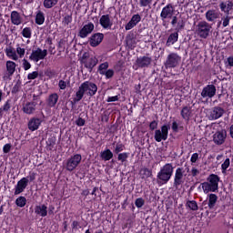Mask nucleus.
Wrapping results in <instances>:
<instances>
[{
    "label": "nucleus",
    "instance_id": "11",
    "mask_svg": "<svg viewBox=\"0 0 233 233\" xmlns=\"http://www.w3.org/2000/svg\"><path fill=\"white\" fill-rule=\"evenodd\" d=\"M135 65L137 66L136 70L148 68L152 65V56H140L137 57Z\"/></svg>",
    "mask_w": 233,
    "mask_h": 233
},
{
    "label": "nucleus",
    "instance_id": "55",
    "mask_svg": "<svg viewBox=\"0 0 233 233\" xmlns=\"http://www.w3.org/2000/svg\"><path fill=\"white\" fill-rule=\"evenodd\" d=\"M39 76L38 71H33L31 73H28L27 75V80H35Z\"/></svg>",
    "mask_w": 233,
    "mask_h": 233
},
{
    "label": "nucleus",
    "instance_id": "3",
    "mask_svg": "<svg viewBox=\"0 0 233 233\" xmlns=\"http://www.w3.org/2000/svg\"><path fill=\"white\" fill-rule=\"evenodd\" d=\"M220 181V177L218 175L211 173L207 177V181H204L200 184L203 192L205 194H208L210 192H218V182Z\"/></svg>",
    "mask_w": 233,
    "mask_h": 233
},
{
    "label": "nucleus",
    "instance_id": "17",
    "mask_svg": "<svg viewBox=\"0 0 233 233\" xmlns=\"http://www.w3.org/2000/svg\"><path fill=\"white\" fill-rule=\"evenodd\" d=\"M217 92L216 86L213 84H208L203 87L201 91L202 98H212L215 96Z\"/></svg>",
    "mask_w": 233,
    "mask_h": 233
},
{
    "label": "nucleus",
    "instance_id": "54",
    "mask_svg": "<svg viewBox=\"0 0 233 233\" xmlns=\"http://www.w3.org/2000/svg\"><path fill=\"white\" fill-rule=\"evenodd\" d=\"M152 2H154V0H139V6L150 7V5H152Z\"/></svg>",
    "mask_w": 233,
    "mask_h": 233
},
{
    "label": "nucleus",
    "instance_id": "6",
    "mask_svg": "<svg viewBox=\"0 0 233 233\" xmlns=\"http://www.w3.org/2000/svg\"><path fill=\"white\" fill-rule=\"evenodd\" d=\"M170 129L169 124H164L161 126L160 129L155 130L154 139L160 143L162 141H167L168 139V130Z\"/></svg>",
    "mask_w": 233,
    "mask_h": 233
},
{
    "label": "nucleus",
    "instance_id": "13",
    "mask_svg": "<svg viewBox=\"0 0 233 233\" xmlns=\"http://www.w3.org/2000/svg\"><path fill=\"white\" fill-rule=\"evenodd\" d=\"M29 179L25 177H23L21 179H19L16 183V186H15V195L18 196L22 194L26 187H28Z\"/></svg>",
    "mask_w": 233,
    "mask_h": 233
},
{
    "label": "nucleus",
    "instance_id": "19",
    "mask_svg": "<svg viewBox=\"0 0 233 233\" xmlns=\"http://www.w3.org/2000/svg\"><path fill=\"white\" fill-rule=\"evenodd\" d=\"M141 21V15L139 14L133 15L129 22L125 25L126 31H130L135 28Z\"/></svg>",
    "mask_w": 233,
    "mask_h": 233
},
{
    "label": "nucleus",
    "instance_id": "14",
    "mask_svg": "<svg viewBox=\"0 0 233 233\" xmlns=\"http://www.w3.org/2000/svg\"><path fill=\"white\" fill-rule=\"evenodd\" d=\"M99 25L105 30H111L114 25V21L111 19V15L109 14H106L101 15Z\"/></svg>",
    "mask_w": 233,
    "mask_h": 233
},
{
    "label": "nucleus",
    "instance_id": "5",
    "mask_svg": "<svg viewBox=\"0 0 233 233\" xmlns=\"http://www.w3.org/2000/svg\"><path fill=\"white\" fill-rule=\"evenodd\" d=\"M212 33V25L207 21H200L196 27V34L201 39H207Z\"/></svg>",
    "mask_w": 233,
    "mask_h": 233
},
{
    "label": "nucleus",
    "instance_id": "51",
    "mask_svg": "<svg viewBox=\"0 0 233 233\" xmlns=\"http://www.w3.org/2000/svg\"><path fill=\"white\" fill-rule=\"evenodd\" d=\"M3 112H8L11 109V99H7L5 104L0 107Z\"/></svg>",
    "mask_w": 233,
    "mask_h": 233
},
{
    "label": "nucleus",
    "instance_id": "52",
    "mask_svg": "<svg viewBox=\"0 0 233 233\" xmlns=\"http://www.w3.org/2000/svg\"><path fill=\"white\" fill-rule=\"evenodd\" d=\"M22 66L25 71H28L32 68L31 63L26 58L22 60Z\"/></svg>",
    "mask_w": 233,
    "mask_h": 233
},
{
    "label": "nucleus",
    "instance_id": "38",
    "mask_svg": "<svg viewBox=\"0 0 233 233\" xmlns=\"http://www.w3.org/2000/svg\"><path fill=\"white\" fill-rule=\"evenodd\" d=\"M26 203H27V198L25 197H18L15 199V205L18 208H25L26 206Z\"/></svg>",
    "mask_w": 233,
    "mask_h": 233
},
{
    "label": "nucleus",
    "instance_id": "35",
    "mask_svg": "<svg viewBox=\"0 0 233 233\" xmlns=\"http://www.w3.org/2000/svg\"><path fill=\"white\" fill-rule=\"evenodd\" d=\"M141 179H148V177H152V169L148 167H142L139 171Z\"/></svg>",
    "mask_w": 233,
    "mask_h": 233
},
{
    "label": "nucleus",
    "instance_id": "22",
    "mask_svg": "<svg viewBox=\"0 0 233 233\" xmlns=\"http://www.w3.org/2000/svg\"><path fill=\"white\" fill-rule=\"evenodd\" d=\"M225 114V110L223 107L216 106L212 108L210 112L211 120H218Z\"/></svg>",
    "mask_w": 233,
    "mask_h": 233
},
{
    "label": "nucleus",
    "instance_id": "64",
    "mask_svg": "<svg viewBox=\"0 0 233 233\" xmlns=\"http://www.w3.org/2000/svg\"><path fill=\"white\" fill-rule=\"evenodd\" d=\"M149 129L151 131H154V130L157 129V120H153V121L150 122Z\"/></svg>",
    "mask_w": 233,
    "mask_h": 233
},
{
    "label": "nucleus",
    "instance_id": "15",
    "mask_svg": "<svg viewBox=\"0 0 233 233\" xmlns=\"http://www.w3.org/2000/svg\"><path fill=\"white\" fill-rule=\"evenodd\" d=\"M227 138V131L225 129L218 130L213 134V142L217 146H221Z\"/></svg>",
    "mask_w": 233,
    "mask_h": 233
},
{
    "label": "nucleus",
    "instance_id": "46",
    "mask_svg": "<svg viewBox=\"0 0 233 233\" xmlns=\"http://www.w3.org/2000/svg\"><path fill=\"white\" fill-rule=\"evenodd\" d=\"M58 73L56 69L48 68L46 71V76H47L49 79L56 78L57 76Z\"/></svg>",
    "mask_w": 233,
    "mask_h": 233
},
{
    "label": "nucleus",
    "instance_id": "7",
    "mask_svg": "<svg viewBox=\"0 0 233 233\" xmlns=\"http://www.w3.org/2000/svg\"><path fill=\"white\" fill-rule=\"evenodd\" d=\"M181 63V57L178 56L177 53H170L167 56L166 61L164 62V66L166 69H172L176 68Z\"/></svg>",
    "mask_w": 233,
    "mask_h": 233
},
{
    "label": "nucleus",
    "instance_id": "61",
    "mask_svg": "<svg viewBox=\"0 0 233 233\" xmlns=\"http://www.w3.org/2000/svg\"><path fill=\"white\" fill-rule=\"evenodd\" d=\"M133 225H134V222H133L132 218H127L126 224H124V226H123V228L124 229L132 228Z\"/></svg>",
    "mask_w": 233,
    "mask_h": 233
},
{
    "label": "nucleus",
    "instance_id": "41",
    "mask_svg": "<svg viewBox=\"0 0 233 233\" xmlns=\"http://www.w3.org/2000/svg\"><path fill=\"white\" fill-rule=\"evenodd\" d=\"M22 36L26 39H31L32 38V28L28 27V26L23 28Z\"/></svg>",
    "mask_w": 233,
    "mask_h": 233
},
{
    "label": "nucleus",
    "instance_id": "44",
    "mask_svg": "<svg viewBox=\"0 0 233 233\" xmlns=\"http://www.w3.org/2000/svg\"><path fill=\"white\" fill-rule=\"evenodd\" d=\"M186 207L193 211H198V202H196V200H187Z\"/></svg>",
    "mask_w": 233,
    "mask_h": 233
},
{
    "label": "nucleus",
    "instance_id": "60",
    "mask_svg": "<svg viewBox=\"0 0 233 233\" xmlns=\"http://www.w3.org/2000/svg\"><path fill=\"white\" fill-rule=\"evenodd\" d=\"M58 87L60 90H66L67 87V83L66 81L60 79L58 82Z\"/></svg>",
    "mask_w": 233,
    "mask_h": 233
},
{
    "label": "nucleus",
    "instance_id": "34",
    "mask_svg": "<svg viewBox=\"0 0 233 233\" xmlns=\"http://www.w3.org/2000/svg\"><path fill=\"white\" fill-rule=\"evenodd\" d=\"M100 157L104 161H110L114 157V153L110 148H106L100 153Z\"/></svg>",
    "mask_w": 233,
    "mask_h": 233
},
{
    "label": "nucleus",
    "instance_id": "40",
    "mask_svg": "<svg viewBox=\"0 0 233 233\" xmlns=\"http://www.w3.org/2000/svg\"><path fill=\"white\" fill-rule=\"evenodd\" d=\"M187 25V22L183 19L178 20V22H177V26L175 28V32L179 33L183 30H185V25Z\"/></svg>",
    "mask_w": 233,
    "mask_h": 233
},
{
    "label": "nucleus",
    "instance_id": "20",
    "mask_svg": "<svg viewBox=\"0 0 233 233\" xmlns=\"http://www.w3.org/2000/svg\"><path fill=\"white\" fill-rule=\"evenodd\" d=\"M10 20H11L12 25H16V26H19L24 23L23 16L16 10H14L11 12Z\"/></svg>",
    "mask_w": 233,
    "mask_h": 233
},
{
    "label": "nucleus",
    "instance_id": "49",
    "mask_svg": "<svg viewBox=\"0 0 233 233\" xmlns=\"http://www.w3.org/2000/svg\"><path fill=\"white\" fill-rule=\"evenodd\" d=\"M102 76H106V79H112L115 76V70L112 68L107 69Z\"/></svg>",
    "mask_w": 233,
    "mask_h": 233
},
{
    "label": "nucleus",
    "instance_id": "10",
    "mask_svg": "<svg viewBox=\"0 0 233 233\" xmlns=\"http://www.w3.org/2000/svg\"><path fill=\"white\" fill-rule=\"evenodd\" d=\"M48 55L47 49H42L37 47L35 50H33L29 56V60L38 63L40 60L46 59Z\"/></svg>",
    "mask_w": 233,
    "mask_h": 233
},
{
    "label": "nucleus",
    "instance_id": "50",
    "mask_svg": "<svg viewBox=\"0 0 233 233\" xmlns=\"http://www.w3.org/2000/svg\"><path fill=\"white\" fill-rule=\"evenodd\" d=\"M72 22H73V14L65 15L62 21V23L65 25H69Z\"/></svg>",
    "mask_w": 233,
    "mask_h": 233
},
{
    "label": "nucleus",
    "instance_id": "29",
    "mask_svg": "<svg viewBox=\"0 0 233 233\" xmlns=\"http://www.w3.org/2000/svg\"><path fill=\"white\" fill-rule=\"evenodd\" d=\"M179 39V33L178 32H174L171 33L168 37L167 40L166 42V46L167 47H170L171 46H174L176 43H177V40Z\"/></svg>",
    "mask_w": 233,
    "mask_h": 233
},
{
    "label": "nucleus",
    "instance_id": "39",
    "mask_svg": "<svg viewBox=\"0 0 233 233\" xmlns=\"http://www.w3.org/2000/svg\"><path fill=\"white\" fill-rule=\"evenodd\" d=\"M109 68V63L108 62H104V63H101L99 66H98V68H97V72L99 73V75H104L106 71H107Z\"/></svg>",
    "mask_w": 233,
    "mask_h": 233
},
{
    "label": "nucleus",
    "instance_id": "48",
    "mask_svg": "<svg viewBox=\"0 0 233 233\" xmlns=\"http://www.w3.org/2000/svg\"><path fill=\"white\" fill-rule=\"evenodd\" d=\"M229 166H230V159L227 157L221 165V171L223 174H226L227 169L229 167Z\"/></svg>",
    "mask_w": 233,
    "mask_h": 233
},
{
    "label": "nucleus",
    "instance_id": "24",
    "mask_svg": "<svg viewBox=\"0 0 233 233\" xmlns=\"http://www.w3.org/2000/svg\"><path fill=\"white\" fill-rule=\"evenodd\" d=\"M180 116L183 120L189 122L190 118H192V107L188 106H183L180 110Z\"/></svg>",
    "mask_w": 233,
    "mask_h": 233
},
{
    "label": "nucleus",
    "instance_id": "62",
    "mask_svg": "<svg viewBox=\"0 0 233 233\" xmlns=\"http://www.w3.org/2000/svg\"><path fill=\"white\" fill-rule=\"evenodd\" d=\"M28 181L34 182L36 179V173L35 172H29V175L25 177Z\"/></svg>",
    "mask_w": 233,
    "mask_h": 233
},
{
    "label": "nucleus",
    "instance_id": "25",
    "mask_svg": "<svg viewBox=\"0 0 233 233\" xmlns=\"http://www.w3.org/2000/svg\"><path fill=\"white\" fill-rule=\"evenodd\" d=\"M98 59L96 57H90L86 60H84V66L89 70V72H92L94 68L97 66Z\"/></svg>",
    "mask_w": 233,
    "mask_h": 233
},
{
    "label": "nucleus",
    "instance_id": "4",
    "mask_svg": "<svg viewBox=\"0 0 233 233\" xmlns=\"http://www.w3.org/2000/svg\"><path fill=\"white\" fill-rule=\"evenodd\" d=\"M175 13L176 8L172 4H167L162 8V11L160 12V18L162 21V25L165 28H168V22L167 20H171Z\"/></svg>",
    "mask_w": 233,
    "mask_h": 233
},
{
    "label": "nucleus",
    "instance_id": "33",
    "mask_svg": "<svg viewBox=\"0 0 233 233\" xmlns=\"http://www.w3.org/2000/svg\"><path fill=\"white\" fill-rule=\"evenodd\" d=\"M46 22V15L45 13L41 10L36 12L35 23L37 25H43Z\"/></svg>",
    "mask_w": 233,
    "mask_h": 233
},
{
    "label": "nucleus",
    "instance_id": "28",
    "mask_svg": "<svg viewBox=\"0 0 233 233\" xmlns=\"http://www.w3.org/2000/svg\"><path fill=\"white\" fill-rule=\"evenodd\" d=\"M35 214L40 216L42 218H46L48 216V208L46 204H42L41 206L35 207Z\"/></svg>",
    "mask_w": 233,
    "mask_h": 233
},
{
    "label": "nucleus",
    "instance_id": "18",
    "mask_svg": "<svg viewBox=\"0 0 233 233\" xmlns=\"http://www.w3.org/2000/svg\"><path fill=\"white\" fill-rule=\"evenodd\" d=\"M104 39L105 35L103 33H95L89 37V45L92 47H97Z\"/></svg>",
    "mask_w": 233,
    "mask_h": 233
},
{
    "label": "nucleus",
    "instance_id": "27",
    "mask_svg": "<svg viewBox=\"0 0 233 233\" xmlns=\"http://www.w3.org/2000/svg\"><path fill=\"white\" fill-rule=\"evenodd\" d=\"M59 101V95L57 93H52L48 96L46 99V105L50 107H56Z\"/></svg>",
    "mask_w": 233,
    "mask_h": 233
},
{
    "label": "nucleus",
    "instance_id": "53",
    "mask_svg": "<svg viewBox=\"0 0 233 233\" xmlns=\"http://www.w3.org/2000/svg\"><path fill=\"white\" fill-rule=\"evenodd\" d=\"M16 54L18 55L19 58H23L25 55V48L21 47L20 45H17Z\"/></svg>",
    "mask_w": 233,
    "mask_h": 233
},
{
    "label": "nucleus",
    "instance_id": "2",
    "mask_svg": "<svg viewBox=\"0 0 233 233\" xmlns=\"http://www.w3.org/2000/svg\"><path fill=\"white\" fill-rule=\"evenodd\" d=\"M173 175L174 166H172V163H166L157 172V184L159 187L168 184Z\"/></svg>",
    "mask_w": 233,
    "mask_h": 233
},
{
    "label": "nucleus",
    "instance_id": "23",
    "mask_svg": "<svg viewBox=\"0 0 233 233\" xmlns=\"http://www.w3.org/2000/svg\"><path fill=\"white\" fill-rule=\"evenodd\" d=\"M208 201L204 200L202 202V205L203 206L208 205V208L209 210L214 209V208L216 206V203L218 201V197L215 195V193H209V195H208Z\"/></svg>",
    "mask_w": 233,
    "mask_h": 233
},
{
    "label": "nucleus",
    "instance_id": "30",
    "mask_svg": "<svg viewBox=\"0 0 233 233\" xmlns=\"http://www.w3.org/2000/svg\"><path fill=\"white\" fill-rule=\"evenodd\" d=\"M219 8L221 12H224L227 15H228L229 12L233 9V2L230 0L227 1V4L221 2L219 5Z\"/></svg>",
    "mask_w": 233,
    "mask_h": 233
},
{
    "label": "nucleus",
    "instance_id": "31",
    "mask_svg": "<svg viewBox=\"0 0 233 233\" xmlns=\"http://www.w3.org/2000/svg\"><path fill=\"white\" fill-rule=\"evenodd\" d=\"M5 55L8 58H10L14 61H18V59H19V56H18L15 49L12 46L5 48Z\"/></svg>",
    "mask_w": 233,
    "mask_h": 233
},
{
    "label": "nucleus",
    "instance_id": "37",
    "mask_svg": "<svg viewBox=\"0 0 233 233\" xmlns=\"http://www.w3.org/2000/svg\"><path fill=\"white\" fill-rule=\"evenodd\" d=\"M56 145V138L55 137H48L46 141V150L53 151Z\"/></svg>",
    "mask_w": 233,
    "mask_h": 233
},
{
    "label": "nucleus",
    "instance_id": "9",
    "mask_svg": "<svg viewBox=\"0 0 233 233\" xmlns=\"http://www.w3.org/2000/svg\"><path fill=\"white\" fill-rule=\"evenodd\" d=\"M185 170L183 167H177L174 176L173 187L177 189L181 185L185 183Z\"/></svg>",
    "mask_w": 233,
    "mask_h": 233
},
{
    "label": "nucleus",
    "instance_id": "59",
    "mask_svg": "<svg viewBox=\"0 0 233 233\" xmlns=\"http://www.w3.org/2000/svg\"><path fill=\"white\" fill-rule=\"evenodd\" d=\"M71 227L72 230H78L82 228V227L80 226V222H78V220H73Z\"/></svg>",
    "mask_w": 233,
    "mask_h": 233
},
{
    "label": "nucleus",
    "instance_id": "47",
    "mask_svg": "<svg viewBox=\"0 0 233 233\" xmlns=\"http://www.w3.org/2000/svg\"><path fill=\"white\" fill-rule=\"evenodd\" d=\"M171 129L174 133H178L179 129H183V126H179L177 121L174 120L171 124Z\"/></svg>",
    "mask_w": 233,
    "mask_h": 233
},
{
    "label": "nucleus",
    "instance_id": "45",
    "mask_svg": "<svg viewBox=\"0 0 233 233\" xmlns=\"http://www.w3.org/2000/svg\"><path fill=\"white\" fill-rule=\"evenodd\" d=\"M124 150H126V145L123 144L122 142H117L116 144V147L114 149V153L118 155L119 153L123 152Z\"/></svg>",
    "mask_w": 233,
    "mask_h": 233
},
{
    "label": "nucleus",
    "instance_id": "12",
    "mask_svg": "<svg viewBox=\"0 0 233 233\" xmlns=\"http://www.w3.org/2000/svg\"><path fill=\"white\" fill-rule=\"evenodd\" d=\"M95 31V24L88 22L78 31L77 36L81 39L87 38Z\"/></svg>",
    "mask_w": 233,
    "mask_h": 233
},
{
    "label": "nucleus",
    "instance_id": "57",
    "mask_svg": "<svg viewBox=\"0 0 233 233\" xmlns=\"http://www.w3.org/2000/svg\"><path fill=\"white\" fill-rule=\"evenodd\" d=\"M12 144L11 143H6L3 146V153L4 154H8L12 150Z\"/></svg>",
    "mask_w": 233,
    "mask_h": 233
},
{
    "label": "nucleus",
    "instance_id": "43",
    "mask_svg": "<svg viewBox=\"0 0 233 233\" xmlns=\"http://www.w3.org/2000/svg\"><path fill=\"white\" fill-rule=\"evenodd\" d=\"M129 156H130V153H129V152L118 153V155H117V160L120 161L121 163H125V162L127 161Z\"/></svg>",
    "mask_w": 233,
    "mask_h": 233
},
{
    "label": "nucleus",
    "instance_id": "21",
    "mask_svg": "<svg viewBox=\"0 0 233 233\" xmlns=\"http://www.w3.org/2000/svg\"><path fill=\"white\" fill-rule=\"evenodd\" d=\"M42 122V119L39 117H31L28 121L27 127L30 131L35 132L39 129Z\"/></svg>",
    "mask_w": 233,
    "mask_h": 233
},
{
    "label": "nucleus",
    "instance_id": "42",
    "mask_svg": "<svg viewBox=\"0 0 233 233\" xmlns=\"http://www.w3.org/2000/svg\"><path fill=\"white\" fill-rule=\"evenodd\" d=\"M21 88H22V81L21 80H17L15 82V84L13 86V87L11 89V93L15 95V94L20 92Z\"/></svg>",
    "mask_w": 233,
    "mask_h": 233
},
{
    "label": "nucleus",
    "instance_id": "8",
    "mask_svg": "<svg viewBox=\"0 0 233 233\" xmlns=\"http://www.w3.org/2000/svg\"><path fill=\"white\" fill-rule=\"evenodd\" d=\"M83 157L81 154H75L66 160V169L69 172H73L82 162Z\"/></svg>",
    "mask_w": 233,
    "mask_h": 233
},
{
    "label": "nucleus",
    "instance_id": "26",
    "mask_svg": "<svg viewBox=\"0 0 233 233\" xmlns=\"http://www.w3.org/2000/svg\"><path fill=\"white\" fill-rule=\"evenodd\" d=\"M16 63L12 61V60H8L6 61L5 64V68H6V76L7 77H11L15 75V71H16Z\"/></svg>",
    "mask_w": 233,
    "mask_h": 233
},
{
    "label": "nucleus",
    "instance_id": "1",
    "mask_svg": "<svg viewBox=\"0 0 233 233\" xmlns=\"http://www.w3.org/2000/svg\"><path fill=\"white\" fill-rule=\"evenodd\" d=\"M98 91V86L96 83L86 80L81 83L78 90L76 92V97H74V103L80 102L85 95L87 96H95Z\"/></svg>",
    "mask_w": 233,
    "mask_h": 233
},
{
    "label": "nucleus",
    "instance_id": "56",
    "mask_svg": "<svg viewBox=\"0 0 233 233\" xmlns=\"http://www.w3.org/2000/svg\"><path fill=\"white\" fill-rule=\"evenodd\" d=\"M135 206L137 208H143V206H145V200L141 198H136L135 200Z\"/></svg>",
    "mask_w": 233,
    "mask_h": 233
},
{
    "label": "nucleus",
    "instance_id": "36",
    "mask_svg": "<svg viewBox=\"0 0 233 233\" xmlns=\"http://www.w3.org/2000/svg\"><path fill=\"white\" fill-rule=\"evenodd\" d=\"M59 3V0H44L43 6L46 9H52L56 6Z\"/></svg>",
    "mask_w": 233,
    "mask_h": 233
},
{
    "label": "nucleus",
    "instance_id": "63",
    "mask_svg": "<svg viewBox=\"0 0 233 233\" xmlns=\"http://www.w3.org/2000/svg\"><path fill=\"white\" fill-rule=\"evenodd\" d=\"M222 21H223V23H222L223 27L228 26L229 21H230V17L228 16V15H227L226 16L222 17Z\"/></svg>",
    "mask_w": 233,
    "mask_h": 233
},
{
    "label": "nucleus",
    "instance_id": "58",
    "mask_svg": "<svg viewBox=\"0 0 233 233\" xmlns=\"http://www.w3.org/2000/svg\"><path fill=\"white\" fill-rule=\"evenodd\" d=\"M86 119L79 116L76 120V125L79 127H85L86 126Z\"/></svg>",
    "mask_w": 233,
    "mask_h": 233
},
{
    "label": "nucleus",
    "instance_id": "32",
    "mask_svg": "<svg viewBox=\"0 0 233 233\" xmlns=\"http://www.w3.org/2000/svg\"><path fill=\"white\" fill-rule=\"evenodd\" d=\"M219 14L214 10L210 9L206 12V19L208 22H214L218 18Z\"/></svg>",
    "mask_w": 233,
    "mask_h": 233
},
{
    "label": "nucleus",
    "instance_id": "16",
    "mask_svg": "<svg viewBox=\"0 0 233 233\" xmlns=\"http://www.w3.org/2000/svg\"><path fill=\"white\" fill-rule=\"evenodd\" d=\"M37 109L36 101H27L23 104L22 111L26 115H34Z\"/></svg>",
    "mask_w": 233,
    "mask_h": 233
}]
</instances>
